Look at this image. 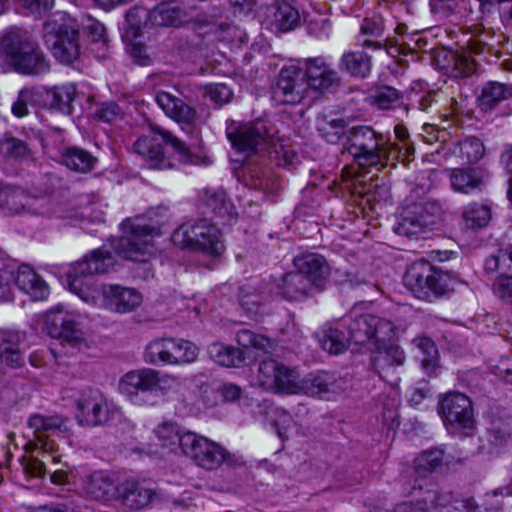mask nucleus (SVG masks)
Wrapping results in <instances>:
<instances>
[{
	"instance_id": "nucleus-49",
	"label": "nucleus",
	"mask_w": 512,
	"mask_h": 512,
	"mask_svg": "<svg viewBox=\"0 0 512 512\" xmlns=\"http://www.w3.org/2000/svg\"><path fill=\"white\" fill-rule=\"evenodd\" d=\"M400 92L391 86H381L368 97L370 105L379 109H391L400 100Z\"/></svg>"
},
{
	"instance_id": "nucleus-23",
	"label": "nucleus",
	"mask_w": 512,
	"mask_h": 512,
	"mask_svg": "<svg viewBox=\"0 0 512 512\" xmlns=\"http://www.w3.org/2000/svg\"><path fill=\"white\" fill-rule=\"evenodd\" d=\"M311 91H325L339 85L338 73L322 57L299 60Z\"/></svg>"
},
{
	"instance_id": "nucleus-30",
	"label": "nucleus",
	"mask_w": 512,
	"mask_h": 512,
	"mask_svg": "<svg viewBox=\"0 0 512 512\" xmlns=\"http://www.w3.org/2000/svg\"><path fill=\"white\" fill-rule=\"evenodd\" d=\"M155 495L152 489L136 480H126L118 485L117 498L126 507L140 510L148 506Z\"/></svg>"
},
{
	"instance_id": "nucleus-12",
	"label": "nucleus",
	"mask_w": 512,
	"mask_h": 512,
	"mask_svg": "<svg viewBox=\"0 0 512 512\" xmlns=\"http://www.w3.org/2000/svg\"><path fill=\"white\" fill-rule=\"evenodd\" d=\"M442 219L441 207L435 202L414 203L401 211L394 232L407 238L417 237Z\"/></svg>"
},
{
	"instance_id": "nucleus-44",
	"label": "nucleus",
	"mask_w": 512,
	"mask_h": 512,
	"mask_svg": "<svg viewBox=\"0 0 512 512\" xmlns=\"http://www.w3.org/2000/svg\"><path fill=\"white\" fill-rule=\"evenodd\" d=\"M210 354L218 364L225 367H239L245 362L244 351L230 345L213 344Z\"/></svg>"
},
{
	"instance_id": "nucleus-46",
	"label": "nucleus",
	"mask_w": 512,
	"mask_h": 512,
	"mask_svg": "<svg viewBox=\"0 0 512 512\" xmlns=\"http://www.w3.org/2000/svg\"><path fill=\"white\" fill-rule=\"evenodd\" d=\"M413 344L422 354L420 358L423 369L427 374H431L438 366L439 354L434 341L428 337H418L413 340Z\"/></svg>"
},
{
	"instance_id": "nucleus-10",
	"label": "nucleus",
	"mask_w": 512,
	"mask_h": 512,
	"mask_svg": "<svg viewBox=\"0 0 512 512\" xmlns=\"http://www.w3.org/2000/svg\"><path fill=\"white\" fill-rule=\"evenodd\" d=\"M349 341L369 350H380L381 345L395 333V325L388 319L374 314L349 316Z\"/></svg>"
},
{
	"instance_id": "nucleus-7",
	"label": "nucleus",
	"mask_w": 512,
	"mask_h": 512,
	"mask_svg": "<svg viewBox=\"0 0 512 512\" xmlns=\"http://www.w3.org/2000/svg\"><path fill=\"white\" fill-rule=\"evenodd\" d=\"M121 225L124 236L114 244L116 254L126 260L146 261L155 250L153 239L159 235V229L142 217L128 218Z\"/></svg>"
},
{
	"instance_id": "nucleus-54",
	"label": "nucleus",
	"mask_w": 512,
	"mask_h": 512,
	"mask_svg": "<svg viewBox=\"0 0 512 512\" xmlns=\"http://www.w3.org/2000/svg\"><path fill=\"white\" fill-rule=\"evenodd\" d=\"M476 71V62L466 54H453L450 73L453 77L464 78Z\"/></svg>"
},
{
	"instance_id": "nucleus-51",
	"label": "nucleus",
	"mask_w": 512,
	"mask_h": 512,
	"mask_svg": "<svg viewBox=\"0 0 512 512\" xmlns=\"http://www.w3.org/2000/svg\"><path fill=\"white\" fill-rule=\"evenodd\" d=\"M79 23L80 29L82 28L86 32L92 43L99 44L102 48L107 47L106 29L101 22L89 15H85Z\"/></svg>"
},
{
	"instance_id": "nucleus-37",
	"label": "nucleus",
	"mask_w": 512,
	"mask_h": 512,
	"mask_svg": "<svg viewBox=\"0 0 512 512\" xmlns=\"http://www.w3.org/2000/svg\"><path fill=\"white\" fill-rule=\"evenodd\" d=\"M339 67L354 78L368 77L372 69V57L362 50L346 51L341 56Z\"/></svg>"
},
{
	"instance_id": "nucleus-11",
	"label": "nucleus",
	"mask_w": 512,
	"mask_h": 512,
	"mask_svg": "<svg viewBox=\"0 0 512 512\" xmlns=\"http://www.w3.org/2000/svg\"><path fill=\"white\" fill-rule=\"evenodd\" d=\"M177 385H179L177 376L152 368H142L127 372L119 381V390L122 394L134 398L140 393L166 394Z\"/></svg>"
},
{
	"instance_id": "nucleus-40",
	"label": "nucleus",
	"mask_w": 512,
	"mask_h": 512,
	"mask_svg": "<svg viewBox=\"0 0 512 512\" xmlns=\"http://www.w3.org/2000/svg\"><path fill=\"white\" fill-rule=\"evenodd\" d=\"M510 97L512 86L498 81H488L481 88L479 102L484 110H491Z\"/></svg>"
},
{
	"instance_id": "nucleus-53",
	"label": "nucleus",
	"mask_w": 512,
	"mask_h": 512,
	"mask_svg": "<svg viewBox=\"0 0 512 512\" xmlns=\"http://www.w3.org/2000/svg\"><path fill=\"white\" fill-rule=\"evenodd\" d=\"M155 434L161 442L162 446L174 447L179 445L182 449L184 433H180L176 424L172 422H164L157 426L155 429Z\"/></svg>"
},
{
	"instance_id": "nucleus-34",
	"label": "nucleus",
	"mask_w": 512,
	"mask_h": 512,
	"mask_svg": "<svg viewBox=\"0 0 512 512\" xmlns=\"http://www.w3.org/2000/svg\"><path fill=\"white\" fill-rule=\"evenodd\" d=\"M276 289V293L288 301L302 300L311 296L313 291L307 279L297 271L283 275Z\"/></svg>"
},
{
	"instance_id": "nucleus-21",
	"label": "nucleus",
	"mask_w": 512,
	"mask_h": 512,
	"mask_svg": "<svg viewBox=\"0 0 512 512\" xmlns=\"http://www.w3.org/2000/svg\"><path fill=\"white\" fill-rule=\"evenodd\" d=\"M295 370L274 359L259 363L256 376L257 384L266 391L291 394L295 392Z\"/></svg>"
},
{
	"instance_id": "nucleus-41",
	"label": "nucleus",
	"mask_w": 512,
	"mask_h": 512,
	"mask_svg": "<svg viewBox=\"0 0 512 512\" xmlns=\"http://www.w3.org/2000/svg\"><path fill=\"white\" fill-rule=\"evenodd\" d=\"M452 154L463 164H473L483 158L485 146L479 138L467 137L453 146Z\"/></svg>"
},
{
	"instance_id": "nucleus-39",
	"label": "nucleus",
	"mask_w": 512,
	"mask_h": 512,
	"mask_svg": "<svg viewBox=\"0 0 512 512\" xmlns=\"http://www.w3.org/2000/svg\"><path fill=\"white\" fill-rule=\"evenodd\" d=\"M61 159L67 168L79 173L91 171L97 163V158L89 151L77 146L64 148L61 152Z\"/></svg>"
},
{
	"instance_id": "nucleus-4",
	"label": "nucleus",
	"mask_w": 512,
	"mask_h": 512,
	"mask_svg": "<svg viewBox=\"0 0 512 512\" xmlns=\"http://www.w3.org/2000/svg\"><path fill=\"white\" fill-rule=\"evenodd\" d=\"M403 282L415 297L425 301H432L454 289L451 275L425 260L412 263L404 275Z\"/></svg>"
},
{
	"instance_id": "nucleus-59",
	"label": "nucleus",
	"mask_w": 512,
	"mask_h": 512,
	"mask_svg": "<svg viewBox=\"0 0 512 512\" xmlns=\"http://www.w3.org/2000/svg\"><path fill=\"white\" fill-rule=\"evenodd\" d=\"M32 102V89L23 88L20 90L16 101L12 105V113L18 118L29 114L28 105Z\"/></svg>"
},
{
	"instance_id": "nucleus-5",
	"label": "nucleus",
	"mask_w": 512,
	"mask_h": 512,
	"mask_svg": "<svg viewBox=\"0 0 512 512\" xmlns=\"http://www.w3.org/2000/svg\"><path fill=\"white\" fill-rule=\"evenodd\" d=\"M10 71L24 75L32 73L31 34L17 26L0 32V74Z\"/></svg>"
},
{
	"instance_id": "nucleus-29",
	"label": "nucleus",
	"mask_w": 512,
	"mask_h": 512,
	"mask_svg": "<svg viewBox=\"0 0 512 512\" xmlns=\"http://www.w3.org/2000/svg\"><path fill=\"white\" fill-rule=\"evenodd\" d=\"M30 192L17 185L0 184V210L5 215H20L28 211Z\"/></svg>"
},
{
	"instance_id": "nucleus-22",
	"label": "nucleus",
	"mask_w": 512,
	"mask_h": 512,
	"mask_svg": "<svg viewBox=\"0 0 512 512\" xmlns=\"http://www.w3.org/2000/svg\"><path fill=\"white\" fill-rule=\"evenodd\" d=\"M296 271L307 279L309 286L322 291L326 288L331 275V267L324 256L309 253L294 260Z\"/></svg>"
},
{
	"instance_id": "nucleus-61",
	"label": "nucleus",
	"mask_w": 512,
	"mask_h": 512,
	"mask_svg": "<svg viewBox=\"0 0 512 512\" xmlns=\"http://www.w3.org/2000/svg\"><path fill=\"white\" fill-rule=\"evenodd\" d=\"M120 115L121 109L114 102L102 104L96 112L97 118L107 123L115 121Z\"/></svg>"
},
{
	"instance_id": "nucleus-33",
	"label": "nucleus",
	"mask_w": 512,
	"mask_h": 512,
	"mask_svg": "<svg viewBox=\"0 0 512 512\" xmlns=\"http://www.w3.org/2000/svg\"><path fill=\"white\" fill-rule=\"evenodd\" d=\"M25 333L5 331L0 333V361L12 368L20 367L23 362L22 344Z\"/></svg>"
},
{
	"instance_id": "nucleus-55",
	"label": "nucleus",
	"mask_w": 512,
	"mask_h": 512,
	"mask_svg": "<svg viewBox=\"0 0 512 512\" xmlns=\"http://www.w3.org/2000/svg\"><path fill=\"white\" fill-rule=\"evenodd\" d=\"M405 361L404 351L396 345H390L384 352H380L375 360V366L384 370L385 366H401Z\"/></svg>"
},
{
	"instance_id": "nucleus-14",
	"label": "nucleus",
	"mask_w": 512,
	"mask_h": 512,
	"mask_svg": "<svg viewBox=\"0 0 512 512\" xmlns=\"http://www.w3.org/2000/svg\"><path fill=\"white\" fill-rule=\"evenodd\" d=\"M112 254L105 249H95L89 256L75 263L72 271L68 273L70 291L77 294L84 301H89L90 288L84 283L87 276L108 272L114 266Z\"/></svg>"
},
{
	"instance_id": "nucleus-15",
	"label": "nucleus",
	"mask_w": 512,
	"mask_h": 512,
	"mask_svg": "<svg viewBox=\"0 0 512 512\" xmlns=\"http://www.w3.org/2000/svg\"><path fill=\"white\" fill-rule=\"evenodd\" d=\"M451 493L427 489L420 500L397 505L393 512H482L474 499L455 500Z\"/></svg>"
},
{
	"instance_id": "nucleus-58",
	"label": "nucleus",
	"mask_w": 512,
	"mask_h": 512,
	"mask_svg": "<svg viewBox=\"0 0 512 512\" xmlns=\"http://www.w3.org/2000/svg\"><path fill=\"white\" fill-rule=\"evenodd\" d=\"M362 35L378 38L384 33V19L380 14L366 16L361 24Z\"/></svg>"
},
{
	"instance_id": "nucleus-18",
	"label": "nucleus",
	"mask_w": 512,
	"mask_h": 512,
	"mask_svg": "<svg viewBox=\"0 0 512 512\" xmlns=\"http://www.w3.org/2000/svg\"><path fill=\"white\" fill-rule=\"evenodd\" d=\"M226 134L232 147L247 155L264 150L272 141V134L263 121L240 123L228 128Z\"/></svg>"
},
{
	"instance_id": "nucleus-3",
	"label": "nucleus",
	"mask_w": 512,
	"mask_h": 512,
	"mask_svg": "<svg viewBox=\"0 0 512 512\" xmlns=\"http://www.w3.org/2000/svg\"><path fill=\"white\" fill-rule=\"evenodd\" d=\"M80 23L67 13L58 12L44 23V39L56 59L71 63L80 56Z\"/></svg>"
},
{
	"instance_id": "nucleus-52",
	"label": "nucleus",
	"mask_w": 512,
	"mask_h": 512,
	"mask_svg": "<svg viewBox=\"0 0 512 512\" xmlns=\"http://www.w3.org/2000/svg\"><path fill=\"white\" fill-rule=\"evenodd\" d=\"M205 205L211 213L217 217L229 216L233 209L232 204L227 200L226 193L222 190L206 193Z\"/></svg>"
},
{
	"instance_id": "nucleus-19",
	"label": "nucleus",
	"mask_w": 512,
	"mask_h": 512,
	"mask_svg": "<svg viewBox=\"0 0 512 512\" xmlns=\"http://www.w3.org/2000/svg\"><path fill=\"white\" fill-rule=\"evenodd\" d=\"M439 413L446 425L464 430L474 428V412L470 398L460 392H448L439 403Z\"/></svg>"
},
{
	"instance_id": "nucleus-62",
	"label": "nucleus",
	"mask_w": 512,
	"mask_h": 512,
	"mask_svg": "<svg viewBox=\"0 0 512 512\" xmlns=\"http://www.w3.org/2000/svg\"><path fill=\"white\" fill-rule=\"evenodd\" d=\"M9 272L8 261L0 263V301H7L11 298Z\"/></svg>"
},
{
	"instance_id": "nucleus-43",
	"label": "nucleus",
	"mask_w": 512,
	"mask_h": 512,
	"mask_svg": "<svg viewBox=\"0 0 512 512\" xmlns=\"http://www.w3.org/2000/svg\"><path fill=\"white\" fill-rule=\"evenodd\" d=\"M487 273H498L499 278H512V246L499 249L489 256L484 263Z\"/></svg>"
},
{
	"instance_id": "nucleus-56",
	"label": "nucleus",
	"mask_w": 512,
	"mask_h": 512,
	"mask_svg": "<svg viewBox=\"0 0 512 512\" xmlns=\"http://www.w3.org/2000/svg\"><path fill=\"white\" fill-rule=\"evenodd\" d=\"M237 343L245 348L265 349L269 345V339L256 334L249 329H240L236 334Z\"/></svg>"
},
{
	"instance_id": "nucleus-28",
	"label": "nucleus",
	"mask_w": 512,
	"mask_h": 512,
	"mask_svg": "<svg viewBox=\"0 0 512 512\" xmlns=\"http://www.w3.org/2000/svg\"><path fill=\"white\" fill-rule=\"evenodd\" d=\"M155 101L168 117L178 123L193 124L197 119L196 110L171 93L159 91Z\"/></svg>"
},
{
	"instance_id": "nucleus-42",
	"label": "nucleus",
	"mask_w": 512,
	"mask_h": 512,
	"mask_svg": "<svg viewBox=\"0 0 512 512\" xmlns=\"http://www.w3.org/2000/svg\"><path fill=\"white\" fill-rule=\"evenodd\" d=\"M11 287L14 285L20 292L30 297L32 291V268L27 263L16 259L8 261Z\"/></svg>"
},
{
	"instance_id": "nucleus-36",
	"label": "nucleus",
	"mask_w": 512,
	"mask_h": 512,
	"mask_svg": "<svg viewBox=\"0 0 512 512\" xmlns=\"http://www.w3.org/2000/svg\"><path fill=\"white\" fill-rule=\"evenodd\" d=\"M85 491L96 500L110 501L117 498L118 485L108 473L96 471L87 479Z\"/></svg>"
},
{
	"instance_id": "nucleus-24",
	"label": "nucleus",
	"mask_w": 512,
	"mask_h": 512,
	"mask_svg": "<svg viewBox=\"0 0 512 512\" xmlns=\"http://www.w3.org/2000/svg\"><path fill=\"white\" fill-rule=\"evenodd\" d=\"M444 452L434 448L422 452L414 461V469L416 473L413 490L420 493L427 489H435L436 485L432 482L431 475L441 467L443 463Z\"/></svg>"
},
{
	"instance_id": "nucleus-57",
	"label": "nucleus",
	"mask_w": 512,
	"mask_h": 512,
	"mask_svg": "<svg viewBox=\"0 0 512 512\" xmlns=\"http://www.w3.org/2000/svg\"><path fill=\"white\" fill-rule=\"evenodd\" d=\"M395 135L397 139L400 141V144L395 143L402 151L401 157L398 162L408 163L410 161L411 156L414 154V147L412 143L409 141V133L405 126L396 125L394 128Z\"/></svg>"
},
{
	"instance_id": "nucleus-47",
	"label": "nucleus",
	"mask_w": 512,
	"mask_h": 512,
	"mask_svg": "<svg viewBox=\"0 0 512 512\" xmlns=\"http://www.w3.org/2000/svg\"><path fill=\"white\" fill-rule=\"evenodd\" d=\"M28 151L27 143L11 134H5L0 139V156L7 161H19Z\"/></svg>"
},
{
	"instance_id": "nucleus-64",
	"label": "nucleus",
	"mask_w": 512,
	"mask_h": 512,
	"mask_svg": "<svg viewBox=\"0 0 512 512\" xmlns=\"http://www.w3.org/2000/svg\"><path fill=\"white\" fill-rule=\"evenodd\" d=\"M209 95L214 102L223 104L229 101L232 92L228 86L219 84L210 89Z\"/></svg>"
},
{
	"instance_id": "nucleus-63",
	"label": "nucleus",
	"mask_w": 512,
	"mask_h": 512,
	"mask_svg": "<svg viewBox=\"0 0 512 512\" xmlns=\"http://www.w3.org/2000/svg\"><path fill=\"white\" fill-rule=\"evenodd\" d=\"M510 435L511 432L508 428L494 424L489 432V441L495 446H501L508 441Z\"/></svg>"
},
{
	"instance_id": "nucleus-31",
	"label": "nucleus",
	"mask_w": 512,
	"mask_h": 512,
	"mask_svg": "<svg viewBox=\"0 0 512 512\" xmlns=\"http://www.w3.org/2000/svg\"><path fill=\"white\" fill-rule=\"evenodd\" d=\"M266 15L271 25L281 32L295 29L302 18L299 9L291 2H273L267 6Z\"/></svg>"
},
{
	"instance_id": "nucleus-2",
	"label": "nucleus",
	"mask_w": 512,
	"mask_h": 512,
	"mask_svg": "<svg viewBox=\"0 0 512 512\" xmlns=\"http://www.w3.org/2000/svg\"><path fill=\"white\" fill-rule=\"evenodd\" d=\"M152 130L159 134L162 139L144 135L139 137L133 145L134 152L142 158L149 169L165 170L173 168L174 164L166 156L163 143L171 145L179 162L183 164L195 163L191 150L184 142L160 127H152Z\"/></svg>"
},
{
	"instance_id": "nucleus-48",
	"label": "nucleus",
	"mask_w": 512,
	"mask_h": 512,
	"mask_svg": "<svg viewBox=\"0 0 512 512\" xmlns=\"http://www.w3.org/2000/svg\"><path fill=\"white\" fill-rule=\"evenodd\" d=\"M319 342L323 350L338 355L347 349L350 341L342 331L336 328H328L322 332Z\"/></svg>"
},
{
	"instance_id": "nucleus-45",
	"label": "nucleus",
	"mask_w": 512,
	"mask_h": 512,
	"mask_svg": "<svg viewBox=\"0 0 512 512\" xmlns=\"http://www.w3.org/2000/svg\"><path fill=\"white\" fill-rule=\"evenodd\" d=\"M462 219L467 228L485 227L491 219V208L487 204L473 202L464 208Z\"/></svg>"
},
{
	"instance_id": "nucleus-8",
	"label": "nucleus",
	"mask_w": 512,
	"mask_h": 512,
	"mask_svg": "<svg viewBox=\"0 0 512 512\" xmlns=\"http://www.w3.org/2000/svg\"><path fill=\"white\" fill-rule=\"evenodd\" d=\"M44 317L45 329L52 338L60 339L77 349L89 347L91 330L87 316L57 307L48 311Z\"/></svg>"
},
{
	"instance_id": "nucleus-60",
	"label": "nucleus",
	"mask_w": 512,
	"mask_h": 512,
	"mask_svg": "<svg viewBox=\"0 0 512 512\" xmlns=\"http://www.w3.org/2000/svg\"><path fill=\"white\" fill-rule=\"evenodd\" d=\"M494 294L512 306V278H498L493 284Z\"/></svg>"
},
{
	"instance_id": "nucleus-20",
	"label": "nucleus",
	"mask_w": 512,
	"mask_h": 512,
	"mask_svg": "<svg viewBox=\"0 0 512 512\" xmlns=\"http://www.w3.org/2000/svg\"><path fill=\"white\" fill-rule=\"evenodd\" d=\"M76 418L81 425L95 427L107 423L113 414L106 397L98 389L82 391L76 402Z\"/></svg>"
},
{
	"instance_id": "nucleus-1",
	"label": "nucleus",
	"mask_w": 512,
	"mask_h": 512,
	"mask_svg": "<svg viewBox=\"0 0 512 512\" xmlns=\"http://www.w3.org/2000/svg\"><path fill=\"white\" fill-rule=\"evenodd\" d=\"M347 151L361 167H395L402 151L383 133L371 126L359 125L349 129Z\"/></svg>"
},
{
	"instance_id": "nucleus-35",
	"label": "nucleus",
	"mask_w": 512,
	"mask_h": 512,
	"mask_svg": "<svg viewBox=\"0 0 512 512\" xmlns=\"http://www.w3.org/2000/svg\"><path fill=\"white\" fill-rule=\"evenodd\" d=\"M167 365L183 366L195 362L199 348L183 338L167 337Z\"/></svg>"
},
{
	"instance_id": "nucleus-13",
	"label": "nucleus",
	"mask_w": 512,
	"mask_h": 512,
	"mask_svg": "<svg viewBox=\"0 0 512 512\" xmlns=\"http://www.w3.org/2000/svg\"><path fill=\"white\" fill-rule=\"evenodd\" d=\"M171 2H159L158 5L151 11H148L140 6H136L126 14L128 28L127 35L138 37L141 33V28L144 23L148 21L155 26H180L189 22L186 12H183L178 7H172Z\"/></svg>"
},
{
	"instance_id": "nucleus-27",
	"label": "nucleus",
	"mask_w": 512,
	"mask_h": 512,
	"mask_svg": "<svg viewBox=\"0 0 512 512\" xmlns=\"http://www.w3.org/2000/svg\"><path fill=\"white\" fill-rule=\"evenodd\" d=\"M102 295L118 313L132 312L142 303V295L136 289L120 285H104Z\"/></svg>"
},
{
	"instance_id": "nucleus-38",
	"label": "nucleus",
	"mask_w": 512,
	"mask_h": 512,
	"mask_svg": "<svg viewBox=\"0 0 512 512\" xmlns=\"http://www.w3.org/2000/svg\"><path fill=\"white\" fill-rule=\"evenodd\" d=\"M316 128L320 136L332 144L347 138V122L333 114H320L316 120Z\"/></svg>"
},
{
	"instance_id": "nucleus-32",
	"label": "nucleus",
	"mask_w": 512,
	"mask_h": 512,
	"mask_svg": "<svg viewBox=\"0 0 512 512\" xmlns=\"http://www.w3.org/2000/svg\"><path fill=\"white\" fill-rule=\"evenodd\" d=\"M451 188L458 193L470 194L481 190L484 183V171L481 168H454L448 174Z\"/></svg>"
},
{
	"instance_id": "nucleus-17",
	"label": "nucleus",
	"mask_w": 512,
	"mask_h": 512,
	"mask_svg": "<svg viewBox=\"0 0 512 512\" xmlns=\"http://www.w3.org/2000/svg\"><path fill=\"white\" fill-rule=\"evenodd\" d=\"M62 424V419L58 416L43 417L34 414V451L43 452V459L34 457V478L46 474L47 461L55 462L56 457L50 453L56 449L53 437L59 434Z\"/></svg>"
},
{
	"instance_id": "nucleus-6",
	"label": "nucleus",
	"mask_w": 512,
	"mask_h": 512,
	"mask_svg": "<svg viewBox=\"0 0 512 512\" xmlns=\"http://www.w3.org/2000/svg\"><path fill=\"white\" fill-rule=\"evenodd\" d=\"M171 240L175 246L198 251L213 259L220 258L225 252L221 231L206 221L180 225L173 232Z\"/></svg>"
},
{
	"instance_id": "nucleus-9",
	"label": "nucleus",
	"mask_w": 512,
	"mask_h": 512,
	"mask_svg": "<svg viewBox=\"0 0 512 512\" xmlns=\"http://www.w3.org/2000/svg\"><path fill=\"white\" fill-rule=\"evenodd\" d=\"M182 452L197 467L215 471L224 464H234V456L221 444L205 436L187 431L182 440Z\"/></svg>"
},
{
	"instance_id": "nucleus-25",
	"label": "nucleus",
	"mask_w": 512,
	"mask_h": 512,
	"mask_svg": "<svg viewBox=\"0 0 512 512\" xmlns=\"http://www.w3.org/2000/svg\"><path fill=\"white\" fill-rule=\"evenodd\" d=\"M76 88L74 85L55 86L51 89L40 88L34 93L39 106L55 109L65 114H71L72 102L75 98Z\"/></svg>"
},
{
	"instance_id": "nucleus-50",
	"label": "nucleus",
	"mask_w": 512,
	"mask_h": 512,
	"mask_svg": "<svg viewBox=\"0 0 512 512\" xmlns=\"http://www.w3.org/2000/svg\"><path fill=\"white\" fill-rule=\"evenodd\" d=\"M167 337L151 340L143 354V359L150 365H167Z\"/></svg>"
},
{
	"instance_id": "nucleus-16",
	"label": "nucleus",
	"mask_w": 512,
	"mask_h": 512,
	"mask_svg": "<svg viewBox=\"0 0 512 512\" xmlns=\"http://www.w3.org/2000/svg\"><path fill=\"white\" fill-rule=\"evenodd\" d=\"M311 92L302 62H296L281 68L273 90V98L279 104L297 105L309 97Z\"/></svg>"
},
{
	"instance_id": "nucleus-26",
	"label": "nucleus",
	"mask_w": 512,
	"mask_h": 512,
	"mask_svg": "<svg viewBox=\"0 0 512 512\" xmlns=\"http://www.w3.org/2000/svg\"><path fill=\"white\" fill-rule=\"evenodd\" d=\"M298 376L295 373V392L291 394L303 393L311 397H319L322 399H330V397L337 393V384L335 378L326 373H311L305 376L301 381H298Z\"/></svg>"
}]
</instances>
